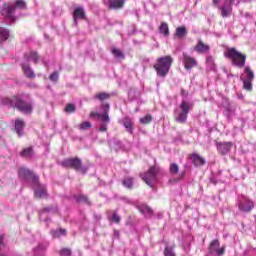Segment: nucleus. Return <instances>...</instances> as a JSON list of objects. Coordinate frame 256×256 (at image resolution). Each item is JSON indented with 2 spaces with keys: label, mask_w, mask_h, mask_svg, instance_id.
I'll use <instances>...</instances> for the list:
<instances>
[{
  "label": "nucleus",
  "mask_w": 256,
  "mask_h": 256,
  "mask_svg": "<svg viewBox=\"0 0 256 256\" xmlns=\"http://www.w3.org/2000/svg\"><path fill=\"white\" fill-rule=\"evenodd\" d=\"M222 107L224 109L223 113L227 119H231V117L235 115V111H237V105L233 102H229V100L224 101Z\"/></svg>",
  "instance_id": "obj_14"
},
{
  "label": "nucleus",
  "mask_w": 256,
  "mask_h": 256,
  "mask_svg": "<svg viewBox=\"0 0 256 256\" xmlns=\"http://www.w3.org/2000/svg\"><path fill=\"white\" fill-rule=\"evenodd\" d=\"M65 113H75L77 111V107L73 103H69L66 105L64 109Z\"/></svg>",
  "instance_id": "obj_40"
},
{
  "label": "nucleus",
  "mask_w": 256,
  "mask_h": 256,
  "mask_svg": "<svg viewBox=\"0 0 256 256\" xmlns=\"http://www.w3.org/2000/svg\"><path fill=\"white\" fill-rule=\"evenodd\" d=\"M112 54L116 59H123L125 57V54L119 48H113Z\"/></svg>",
  "instance_id": "obj_39"
},
{
  "label": "nucleus",
  "mask_w": 256,
  "mask_h": 256,
  "mask_svg": "<svg viewBox=\"0 0 256 256\" xmlns=\"http://www.w3.org/2000/svg\"><path fill=\"white\" fill-rule=\"evenodd\" d=\"M191 161H192L194 167H201V166L205 165V163H207L205 158L201 157V155H199L197 153L192 154Z\"/></svg>",
  "instance_id": "obj_21"
},
{
  "label": "nucleus",
  "mask_w": 256,
  "mask_h": 256,
  "mask_svg": "<svg viewBox=\"0 0 256 256\" xmlns=\"http://www.w3.org/2000/svg\"><path fill=\"white\" fill-rule=\"evenodd\" d=\"M253 79H255V72L251 70L250 66H245L243 73L240 75V80L243 83V89L245 91L253 90Z\"/></svg>",
  "instance_id": "obj_8"
},
{
  "label": "nucleus",
  "mask_w": 256,
  "mask_h": 256,
  "mask_svg": "<svg viewBox=\"0 0 256 256\" xmlns=\"http://www.w3.org/2000/svg\"><path fill=\"white\" fill-rule=\"evenodd\" d=\"M110 220L114 221V223H120V221H121V216H118V215L116 214V212H114V213L111 215Z\"/></svg>",
  "instance_id": "obj_45"
},
{
  "label": "nucleus",
  "mask_w": 256,
  "mask_h": 256,
  "mask_svg": "<svg viewBox=\"0 0 256 256\" xmlns=\"http://www.w3.org/2000/svg\"><path fill=\"white\" fill-rule=\"evenodd\" d=\"M183 177H185V172H183L180 177L178 178V181H181V179H183Z\"/></svg>",
  "instance_id": "obj_52"
},
{
  "label": "nucleus",
  "mask_w": 256,
  "mask_h": 256,
  "mask_svg": "<svg viewBox=\"0 0 256 256\" xmlns=\"http://www.w3.org/2000/svg\"><path fill=\"white\" fill-rule=\"evenodd\" d=\"M220 2L221 0H213L214 5H219Z\"/></svg>",
  "instance_id": "obj_53"
},
{
  "label": "nucleus",
  "mask_w": 256,
  "mask_h": 256,
  "mask_svg": "<svg viewBox=\"0 0 256 256\" xmlns=\"http://www.w3.org/2000/svg\"><path fill=\"white\" fill-rule=\"evenodd\" d=\"M44 221H45L46 223H51V218H46Z\"/></svg>",
  "instance_id": "obj_55"
},
{
  "label": "nucleus",
  "mask_w": 256,
  "mask_h": 256,
  "mask_svg": "<svg viewBox=\"0 0 256 256\" xmlns=\"http://www.w3.org/2000/svg\"><path fill=\"white\" fill-rule=\"evenodd\" d=\"M23 127H25V123L21 119H17L15 121V131L18 137H23Z\"/></svg>",
  "instance_id": "obj_28"
},
{
  "label": "nucleus",
  "mask_w": 256,
  "mask_h": 256,
  "mask_svg": "<svg viewBox=\"0 0 256 256\" xmlns=\"http://www.w3.org/2000/svg\"><path fill=\"white\" fill-rule=\"evenodd\" d=\"M157 175H159V167L152 166L147 172L142 174L141 177L149 187H153L154 183L157 181Z\"/></svg>",
  "instance_id": "obj_11"
},
{
  "label": "nucleus",
  "mask_w": 256,
  "mask_h": 256,
  "mask_svg": "<svg viewBox=\"0 0 256 256\" xmlns=\"http://www.w3.org/2000/svg\"><path fill=\"white\" fill-rule=\"evenodd\" d=\"M39 61V54L37 52H33V63H37Z\"/></svg>",
  "instance_id": "obj_48"
},
{
  "label": "nucleus",
  "mask_w": 256,
  "mask_h": 256,
  "mask_svg": "<svg viewBox=\"0 0 256 256\" xmlns=\"http://www.w3.org/2000/svg\"><path fill=\"white\" fill-rule=\"evenodd\" d=\"M216 148L220 155H229V152L233 149V142H217Z\"/></svg>",
  "instance_id": "obj_16"
},
{
  "label": "nucleus",
  "mask_w": 256,
  "mask_h": 256,
  "mask_svg": "<svg viewBox=\"0 0 256 256\" xmlns=\"http://www.w3.org/2000/svg\"><path fill=\"white\" fill-rule=\"evenodd\" d=\"M175 35L178 39H185V37H187V28L185 26L176 28Z\"/></svg>",
  "instance_id": "obj_31"
},
{
  "label": "nucleus",
  "mask_w": 256,
  "mask_h": 256,
  "mask_svg": "<svg viewBox=\"0 0 256 256\" xmlns=\"http://www.w3.org/2000/svg\"><path fill=\"white\" fill-rule=\"evenodd\" d=\"M49 80L52 81V83H57L59 81V72L55 71L49 76Z\"/></svg>",
  "instance_id": "obj_44"
},
{
  "label": "nucleus",
  "mask_w": 256,
  "mask_h": 256,
  "mask_svg": "<svg viewBox=\"0 0 256 256\" xmlns=\"http://www.w3.org/2000/svg\"><path fill=\"white\" fill-rule=\"evenodd\" d=\"M60 255H61V256H71V249H69V248H63V249L60 251Z\"/></svg>",
  "instance_id": "obj_46"
},
{
  "label": "nucleus",
  "mask_w": 256,
  "mask_h": 256,
  "mask_svg": "<svg viewBox=\"0 0 256 256\" xmlns=\"http://www.w3.org/2000/svg\"><path fill=\"white\" fill-rule=\"evenodd\" d=\"M194 51L200 55H205L211 51V46L205 44L203 40L199 39L197 44L194 46Z\"/></svg>",
  "instance_id": "obj_18"
},
{
  "label": "nucleus",
  "mask_w": 256,
  "mask_h": 256,
  "mask_svg": "<svg viewBox=\"0 0 256 256\" xmlns=\"http://www.w3.org/2000/svg\"><path fill=\"white\" fill-rule=\"evenodd\" d=\"M94 217H95V219H97L98 221L101 220V215L95 214Z\"/></svg>",
  "instance_id": "obj_54"
},
{
  "label": "nucleus",
  "mask_w": 256,
  "mask_h": 256,
  "mask_svg": "<svg viewBox=\"0 0 256 256\" xmlns=\"http://www.w3.org/2000/svg\"><path fill=\"white\" fill-rule=\"evenodd\" d=\"M241 121L247 122V121H255V112L253 111H248L245 115V117H243L241 119Z\"/></svg>",
  "instance_id": "obj_37"
},
{
  "label": "nucleus",
  "mask_w": 256,
  "mask_h": 256,
  "mask_svg": "<svg viewBox=\"0 0 256 256\" xmlns=\"http://www.w3.org/2000/svg\"><path fill=\"white\" fill-rule=\"evenodd\" d=\"M122 185L126 187V189H133V177H124L122 180Z\"/></svg>",
  "instance_id": "obj_34"
},
{
  "label": "nucleus",
  "mask_w": 256,
  "mask_h": 256,
  "mask_svg": "<svg viewBox=\"0 0 256 256\" xmlns=\"http://www.w3.org/2000/svg\"><path fill=\"white\" fill-rule=\"evenodd\" d=\"M22 9H27V4L23 0H17L14 4L13 3H4L0 8V13L8 19V21H15L17 17L20 15V11Z\"/></svg>",
  "instance_id": "obj_3"
},
{
  "label": "nucleus",
  "mask_w": 256,
  "mask_h": 256,
  "mask_svg": "<svg viewBox=\"0 0 256 256\" xmlns=\"http://www.w3.org/2000/svg\"><path fill=\"white\" fill-rule=\"evenodd\" d=\"M2 105H7L8 107H16L20 113L24 115H31L33 107L31 106V96L29 94H23L21 96H14L13 98H2Z\"/></svg>",
  "instance_id": "obj_1"
},
{
  "label": "nucleus",
  "mask_w": 256,
  "mask_h": 256,
  "mask_svg": "<svg viewBox=\"0 0 256 256\" xmlns=\"http://www.w3.org/2000/svg\"><path fill=\"white\" fill-rule=\"evenodd\" d=\"M210 181H211V183H214V185H217V182H215L214 179H211Z\"/></svg>",
  "instance_id": "obj_56"
},
{
  "label": "nucleus",
  "mask_w": 256,
  "mask_h": 256,
  "mask_svg": "<svg viewBox=\"0 0 256 256\" xmlns=\"http://www.w3.org/2000/svg\"><path fill=\"white\" fill-rule=\"evenodd\" d=\"M119 235H120L119 230H114V236L116 239H119Z\"/></svg>",
  "instance_id": "obj_51"
},
{
  "label": "nucleus",
  "mask_w": 256,
  "mask_h": 256,
  "mask_svg": "<svg viewBox=\"0 0 256 256\" xmlns=\"http://www.w3.org/2000/svg\"><path fill=\"white\" fill-rule=\"evenodd\" d=\"M180 95L182 97L181 103L179 105L180 111L179 110L174 111V119L176 123L183 124V123H187V117L189 113H191V109L195 107V102L187 98L189 97V91L183 88L180 91Z\"/></svg>",
  "instance_id": "obj_2"
},
{
  "label": "nucleus",
  "mask_w": 256,
  "mask_h": 256,
  "mask_svg": "<svg viewBox=\"0 0 256 256\" xmlns=\"http://www.w3.org/2000/svg\"><path fill=\"white\" fill-rule=\"evenodd\" d=\"M151 121H153V116L150 114L140 118V123H142V125H148V123H151Z\"/></svg>",
  "instance_id": "obj_41"
},
{
  "label": "nucleus",
  "mask_w": 256,
  "mask_h": 256,
  "mask_svg": "<svg viewBox=\"0 0 256 256\" xmlns=\"http://www.w3.org/2000/svg\"><path fill=\"white\" fill-rule=\"evenodd\" d=\"M137 207L138 211H140L142 215L146 217H151V215H153V210L149 206H147V204H139Z\"/></svg>",
  "instance_id": "obj_25"
},
{
  "label": "nucleus",
  "mask_w": 256,
  "mask_h": 256,
  "mask_svg": "<svg viewBox=\"0 0 256 256\" xmlns=\"http://www.w3.org/2000/svg\"><path fill=\"white\" fill-rule=\"evenodd\" d=\"M206 63H207V65H212V66H214V65H215V60L213 59L212 56H207V58H206Z\"/></svg>",
  "instance_id": "obj_47"
},
{
  "label": "nucleus",
  "mask_w": 256,
  "mask_h": 256,
  "mask_svg": "<svg viewBox=\"0 0 256 256\" xmlns=\"http://www.w3.org/2000/svg\"><path fill=\"white\" fill-rule=\"evenodd\" d=\"M171 65H173V57L167 55L158 58L154 65V69L158 77H167L169 70L171 69Z\"/></svg>",
  "instance_id": "obj_6"
},
{
  "label": "nucleus",
  "mask_w": 256,
  "mask_h": 256,
  "mask_svg": "<svg viewBox=\"0 0 256 256\" xmlns=\"http://www.w3.org/2000/svg\"><path fill=\"white\" fill-rule=\"evenodd\" d=\"M20 157L23 159H31L33 157V147L24 148L20 152Z\"/></svg>",
  "instance_id": "obj_29"
},
{
  "label": "nucleus",
  "mask_w": 256,
  "mask_h": 256,
  "mask_svg": "<svg viewBox=\"0 0 256 256\" xmlns=\"http://www.w3.org/2000/svg\"><path fill=\"white\" fill-rule=\"evenodd\" d=\"M145 63H149V59H144L143 60Z\"/></svg>",
  "instance_id": "obj_59"
},
{
  "label": "nucleus",
  "mask_w": 256,
  "mask_h": 256,
  "mask_svg": "<svg viewBox=\"0 0 256 256\" xmlns=\"http://www.w3.org/2000/svg\"><path fill=\"white\" fill-rule=\"evenodd\" d=\"M18 176L22 181H33V172L25 167L18 170Z\"/></svg>",
  "instance_id": "obj_20"
},
{
  "label": "nucleus",
  "mask_w": 256,
  "mask_h": 256,
  "mask_svg": "<svg viewBox=\"0 0 256 256\" xmlns=\"http://www.w3.org/2000/svg\"><path fill=\"white\" fill-rule=\"evenodd\" d=\"M109 147L114 151H119V149L123 148V142L117 138H113L112 140H109Z\"/></svg>",
  "instance_id": "obj_27"
},
{
  "label": "nucleus",
  "mask_w": 256,
  "mask_h": 256,
  "mask_svg": "<svg viewBox=\"0 0 256 256\" xmlns=\"http://www.w3.org/2000/svg\"><path fill=\"white\" fill-rule=\"evenodd\" d=\"M94 99H97L98 101H107V99H111V94L107 92H101L96 94Z\"/></svg>",
  "instance_id": "obj_33"
},
{
  "label": "nucleus",
  "mask_w": 256,
  "mask_h": 256,
  "mask_svg": "<svg viewBox=\"0 0 256 256\" xmlns=\"http://www.w3.org/2000/svg\"><path fill=\"white\" fill-rule=\"evenodd\" d=\"M111 109V106L109 103H104L101 105V112H92L90 114L91 117H97L101 121L99 131L101 133H105L107 131V127L109 123H111V118H109V111Z\"/></svg>",
  "instance_id": "obj_5"
},
{
  "label": "nucleus",
  "mask_w": 256,
  "mask_h": 256,
  "mask_svg": "<svg viewBox=\"0 0 256 256\" xmlns=\"http://www.w3.org/2000/svg\"><path fill=\"white\" fill-rule=\"evenodd\" d=\"M74 199H76L77 203H87L88 205H91L89 198L83 194L74 196Z\"/></svg>",
  "instance_id": "obj_36"
},
{
  "label": "nucleus",
  "mask_w": 256,
  "mask_h": 256,
  "mask_svg": "<svg viewBox=\"0 0 256 256\" xmlns=\"http://www.w3.org/2000/svg\"><path fill=\"white\" fill-rule=\"evenodd\" d=\"M91 127H92L91 122L85 121V122H82L79 125V130L80 131H87V129H91Z\"/></svg>",
  "instance_id": "obj_42"
},
{
  "label": "nucleus",
  "mask_w": 256,
  "mask_h": 256,
  "mask_svg": "<svg viewBox=\"0 0 256 256\" xmlns=\"http://www.w3.org/2000/svg\"><path fill=\"white\" fill-rule=\"evenodd\" d=\"M224 57L229 59L231 64L234 67H238V69H243L247 62V55L239 52L235 47L227 48L224 52Z\"/></svg>",
  "instance_id": "obj_4"
},
{
  "label": "nucleus",
  "mask_w": 256,
  "mask_h": 256,
  "mask_svg": "<svg viewBox=\"0 0 256 256\" xmlns=\"http://www.w3.org/2000/svg\"><path fill=\"white\" fill-rule=\"evenodd\" d=\"M235 2V0H225L224 4L222 6L219 7L220 10V15L221 17H223L224 19L229 17L231 15V13H233V3Z\"/></svg>",
  "instance_id": "obj_15"
},
{
  "label": "nucleus",
  "mask_w": 256,
  "mask_h": 256,
  "mask_svg": "<svg viewBox=\"0 0 256 256\" xmlns=\"http://www.w3.org/2000/svg\"><path fill=\"white\" fill-rule=\"evenodd\" d=\"M33 51L24 54V58L21 63L23 74L27 77V79H33Z\"/></svg>",
  "instance_id": "obj_9"
},
{
  "label": "nucleus",
  "mask_w": 256,
  "mask_h": 256,
  "mask_svg": "<svg viewBox=\"0 0 256 256\" xmlns=\"http://www.w3.org/2000/svg\"><path fill=\"white\" fill-rule=\"evenodd\" d=\"M0 256H6L5 254H0Z\"/></svg>",
  "instance_id": "obj_60"
},
{
  "label": "nucleus",
  "mask_w": 256,
  "mask_h": 256,
  "mask_svg": "<svg viewBox=\"0 0 256 256\" xmlns=\"http://www.w3.org/2000/svg\"><path fill=\"white\" fill-rule=\"evenodd\" d=\"M241 15H243V17H245L246 19H251V17H253L249 12H246L245 14L241 13Z\"/></svg>",
  "instance_id": "obj_49"
},
{
  "label": "nucleus",
  "mask_w": 256,
  "mask_h": 256,
  "mask_svg": "<svg viewBox=\"0 0 256 256\" xmlns=\"http://www.w3.org/2000/svg\"><path fill=\"white\" fill-rule=\"evenodd\" d=\"M10 35H11V32L9 31V29L0 27V43L7 41Z\"/></svg>",
  "instance_id": "obj_30"
},
{
  "label": "nucleus",
  "mask_w": 256,
  "mask_h": 256,
  "mask_svg": "<svg viewBox=\"0 0 256 256\" xmlns=\"http://www.w3.org/2000/svg\"><path fill=\"white\" fill-rule=\"evenodd\" d=\"M60 165L66 169H74L75 171H81L83 168V162L78 157L64 159Z\"/></svg>",
  "instance_id": "obj_12"
},
{
  "label": "nucleus",
  "mask_w": 256,
  "mask_h": 256,
  "mask_svg": "<svg viewBox=\"0 0 256 256\" xmlns=\"http://www.w3.org/2000/svg\"><path fill=\"white\" fill-rule=\"evenodd\" d=\"M45 39H49V35L44 34Z\"/></svg>",
  "instance_id": "obj_58"
},
{
  "label": "nucleus",
  "mask_w": 256,
  "mask_h": 256,
  "mask_svg": "<svg viewBox=\"0 0 256 256\" xmlns=\"http://www.w3.org/2000/svg\"><path fill=\"white\" fill-rule=\"evenodd\" d=\"M170 173L171 175H177V173H179V165H177V163H172L170 165Z\"/></svg>",
  "instance_id": "obj_43"
},
{
  "label": "nucleus",
  "mask_w": 256,
  "mask_h": 256,
  "mask_svg": "<svg viewBox=\"0 0 256 256\" xmlns=\"http://www.w3.org/2000/svg\"><path fill=\"white\" fill-rule=\"evenodd\" d=\"M58 15H61V8H58Z\"/></svg>",
  "instance_id": "obj_57"
},
{
  "label": "nucleus",
  "mask_w": 256,
  "mask_h": 256,
  "mask_svg": "<svg viewBox=\"0 0 256 256\" xmlns=\"http://www.w3.org/2000/svg\"><path fill=\"white\" fill-rule=\"evenodd\" d=\"M50 235L54 239H59V237H66L67 236V230L60 228V229H52L50 230Z\"/></svg>",
  "instance_id": "obj_26"
},
{
  "label": "nucleus",
  "mask_w": 256,
  "mask_h": 256,
  "mask_svg": "<svg viewBox=\"0 0 256 256\" xmlns=\"http://www.w3.org/2000/svg\"><path fill=\"white\" fill-rule=\"evenodd\" d=\"M49 247V242L39 243L38 246L34 249V256H44Z\"/></svg>",
  "instance_id": "obj_22"
},
{
  "label": "nucleus",
  "mask_w": 256,
  "mask_h": 256,
  "mask_svg": "<svg viewBox=\"0 0 256 256\" xmlns=\"http://www.w3.org/2000/svg\"><path fill=\"white\" fill-rule=\"evenodd\" d=\"M85 19H87V13L85 12V8L83 6H78L74 8L73 21L75 27L79 25V21H85Z\"/></svg>",
  "instance_id": "obj_13"
},
{
  "label": "nucleus",
  "mask_w": 256,
  "mask_h": 256,
  "mask_svg": "<svg viewBox=\"0 0 256 256\" xmlns=\"http://www.w3.org/2000/svg\"><path fill=\"white\" fill-rule=\"evenodd\" d=\"M164 256H176L175 246H166L164 249Z\"/></svg>",
  "instance_id": "obj_38"
},
{
  "label": "nucleus",
  "mask_w": 256,
  "mask_h": 256,
  "mask_svg": "<svg viewBox=\"0 0 256 256\" xmlns=\"http://www.w3.org/2000/svg\"><path fill=\"white\" fill-rule=\"evenodd\" d=\"M236 205L241 213H251L255 209V201L246 195H239Z\"/></svg>",
  "instance_id": "obj_7"
},
{
  "label": "nucleus",
  "mask_w": 256,
  "mask_h": 256,
  "mask_svg": "<svg viewBox=\"0 0 256 256\" xmlns=\"http://www.w3.org/2000/svg\"><path fill=\"white\" fill-rule=\"evenodd\" d=\"M159 31L162 35H164V37H169V25L167 24V22L161 23Z\"/></svg>",
  "instance_id": "obj_32"
},
{
  "label": "nucleus",
  "mask_w": 256,
  "mask_h": 256,
  "mask_svg": "<svg viewBox=\"0 0 256 256\" xmlns=\"http://www.w3.org/2000/svg\"><path fill=\"white\" fill-rule=\"evenodd\" d=\"M45 213H57V208H55L53 206H48V207L43 208L42 210L39 211L40 217H43V215H45Z\"/></svg>",
  "instance_id": "obj_35"
},
{
  "label": "nucleus",
  "mask_w": 256,
  "mask_h": 256,
  "mask_svg": "<svg viewBox=\"0 0 256 256\" xmlns=\"http://www.w3.org/2000/svg\"><path fill=\"white\" fill-rule=\"evenodd\" d=\"M123 5H125V0H108V8L110 9H123Z\"/></svg>",
  "instance_id": "obj_23"
},
{
  "label": "nucleus",
  "mask_w": 256,
  "mask_h": 256,
  "mask_svg": "<svg viewBox=\"0 0 256 256\" xmlns=\"http://www.w3.org/2000/svg\"><path fill=\"white\" fill-rule=\"evenodd\" d=\"M141 97V91L137 88H130L128 91L129 101H137Z\"/></svg>",
  "instance_id": "obj_24"
},
{
  "label": "nucleus",
  "mask_w": 256,
  "mask_h": 256,
  "mask_svg": "<svg viewBox=\"0 0 256 256\" xmlns=\"http://www.w3.org/2000/svg\"><path fill=\"white\" fill-rule=\"evenodd\" d=\"M5 247V244L3 243V235H0V249H3Z\"/></svg>",
  "instance_id": "obj_50"
},
{
  "label": "nucleus",
  "mask_w": 256,
  "mask_h": 256,
  "mask_svg": "<svg viewBox=\"0 0 256 256\" xmlns=\"http://www.w3.org/2000/svg\"><path fill=\"white\" fill-rule=\"evenodd\" d=\"M183 63L187 71H191L193 67H197V60L189 56L187 53H183Z\"/></svg>",
  "instance_id": "obj_19"
},
{
  "label": "nucleus",
  "mask_w": 256,
  "mask_h": 256,
  "mask_svg": "<svg viewBox=\"0 0 256 256\" xmlns=\"http://www.w3.org/2000/svg\"><path fill=\"white\" fill-rule=\"evenodd\" d=\"M33 187H34V197L36 199H47L49 193H47V186L45 184L39 183V176L33 175Z\"/></svg>",
  "instance_id": "obj_10"
},
{
  "label": "nucleus",
  "mask_w": 256,
  "mask_h": 256,
  "mask_svg": "<svg viewBox=\"0 0 256 256\" xmlns=\"http://www.w3.org/2000/svg\"><path fill=\"white\" fill-rule=\"evenodd\" d=\"M120 125H123L124 129L129 133L130 135H133L135 131V122L129 118L124 117L120 120Z\"/></svg>",
  "instance_id": "obj_17"
}]
</instances>
